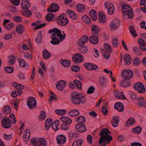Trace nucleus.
Masks as SVG:
<instances>
[{"label": "nucleus", "instance_id": "51", "mask_svg": "<svg viewBox=\"0 0 146 146\" xmlns=\"http://www.w3.org/2000/svg\"><path fill=\"white\" fill-rule=\"evenodd\" d=\"M51 5L53 9H54V12H56L59 11V6L56 3H53L51 4Z\"/></svg>", "mask_w": 146, "mask_h": 146}, {"label": "nucleus", "instance_id": "57", "mask_svg": "<svg viewBox=\"0 0 146 146\" xmlns=\"http://www.w3.org/2000/svg\"><path fill=\"white\" fill-rule=\"evenodd\" d=\"M3 26L5 29L8 30L11 29L13 27H15V24L13 22L8 25H5V26Z\"/></svg>", "mask_w": 146, "mask_h": 146}, {"label": "nucleus", "instance_id": "7", "mask_svg": "<svg viewBox=\"0 0 146 146\" xmlns=\"http://www.w3.org/2000/svg\"><path fill=\"white\" fill-rule=\"evenodd\" d=\"M112 139V137L110 135L105 136L104 137L100 138L99 141L100 146H106V144H109Z\"/></svg>", "mask_w": 146, "mask_h": 146}, {"label": "nucleus", "instance_id": "14", "mask_svg": "<svg viewBox=\"0 0 146 146\" xmlns=\"http://www.w3.org/2000/svg\"><path fill=\"white\" fill-rule=\"evenodd\" d=\"M105 6L108 9V14L111 15L113 14L115 8L112 4L109 2H107L105 3Z\"/></svg>", "mask_w": 146, "mask_h": 146}, {"label": "nucleus", "instance_id": "30", "mask_svg": "<svg viewBox=\"0 0 146 146\" xmlns=\"http://www.w3.org/2000/svg\"><path fill=\"white\" fill-rule=\"evenodd\" d=\"M68 114L70 117H74L78 115L80 113L78 110H73L70 111Z\"/></svg>", "mask_w": 146, "mask_h": 146}, {"label": "nucleus", "instance_id": "55", "mask_svg": "<svg viewBox=\"0 0 146 146\" xmlns=\"http://www.w3.org/2000/svg\"><path fill=\"white\" fill-rule=\"evenodd\" d=\"M80 52L82 53H85L87 52L88 51L86 46H80L79 49Z\"/></svg>", "mask_w": 146, "mask_h": 146}, {"label": "nucleus", "instance_id": "22", "mask_svg": "<svg viewBox=\"0 0 146 146\" xmlns=\"http://www.w3.org/2000/svg\"><path fill=\"white\" fill-rule=\"evenodd\" d=\"M29 0H22L21 2L22 8L23 9H28L31 5V3L29 2Z\"/></svg>", "mask_w": 146, "mask_h": 146}, {"label": "nucleus", "instance_id": "16", "mask_svg": "<svg viewBox=\"0 0 146 146\" xmlns=\"http://www.w3.org/2000/svg\"><path fill=\"white\" fill-rule=\"evenodd\" d=\"M73 60L76 63H80L83 61L82 55L78 53L74 54L72 57Z\"/></svg>", "mask_w": 146, "mask_h": 146}, {"label": "nucleus", "instance_id": "41", "mask_svg": "<svg viewBox=\"0 0 146 146\" xmlns=\"http://www.w3.org/2000/svg\"><path fill=\"white\" fill-rule=\"evenodd\" d=\"M8 119L11 121V122H12L13 124H15L16 123L17 121L15 118V116L13 113H12L10 115Z\"/></svg>", "mask_w": 146, "mask_h": 146}, {"label": "nucleus", "instance_id": "37", "mask_svg": "<svg viewBox=\"0 0 146 146\" xmlns=\"http://www.w3.org/2000/svg\"><path fill=\"white\" fill-rule=\"evenodd\" d=\"M76 121L79 123V124H83L86 121L85 118L83 116H80L75 118Z\"/></svg>", "mask_w": 146, "mask_h": 146}, {"label": "nucleus", "instance_id": "27", "mask_svg": "<svg viewBox=\"0 0 146 146\" xmlns=\"http://www.w3.org/2000/svg\"><path fill=\"white\" fill-rule=\"evenodd\" d=\"M119 121V117L118 116H116L115 117H113L111 121L112 125L114 127H117L118 125Z\"/></svg>", "mask_w": 146, "mask_h": 146}, {"label": "nucleus", "instance_id": "8", "mask_svg": "<svg viewBox=\"0 0 146 146\" xmlns=\"http://www.w3.org/2000/svg\"><path fill=\"white\" fill-rule=\"evenodd\" d=\"M31 143L35 146H46V141L44 139L41 138H33L31 140Z\"/></svg>", "mask_w": 146, "mask_h": 146}, {"label": "nucleus", "instance_id": "3", "mask_svg": "<svg viewBox=\"0 0 146 146\" xmlns=\"http://www.w3.org/2000/svg\"><path fill=\"white\" fill-rule=\"evenodd\" d=\"M48 33L49 34L53 33V34L50 36V38L52 40L50 41L51 43L54 45L59 44L60 40L57 37H56V35H57L58 36L61 33V31L57 28L54 27L53 29L49 30Z\"/></svg>", "mask_w": 146, "mask_h": 146}, {"label": "nucleus", "instance_id": "45", "mask_svg": "<svg viewBox=\"0 0 146 146\" xmlns=\"http://www.w3.org/2000/svg\"><path fill=\"white\" fill-rule=\"evenodd\" d=\"M68 135L69 138L70 139L71 138L75 139L78 137H79L78 134L76 132L75 133L70 132Z\"/></svg>", "mask_w": 146, "mask_h": 146}, {"label": "nucleus", "instance_id": "44", "mask_svg": "<svg viewBox=\"0 0 146 146\" xmlns=\"http://www.w3.org/2000/svg\"><path fill=\"white\" fill-rule=\"evenodd\" d=\"M130 32L131 34L134 37H136L137 36V34L136 32V31L134 27L133 26H131L130 27Z\"/></svg>", "mask_w": 146, "mask_h": 146}, {"label": "nucleus", "instance_id": "59", "mask_svg": "<svg viewBox=\"0 0 146 146\" xmlns=\"http://www.w3.org/2000/svg\"><path fill=\"white\" fill-rule=\"evenodd\" d=\"M137 105L140 107H146V101H143L142 102H139L137 103Z\"/></svg>", "mask_w": 146, "mask_h": 146}, {"label": "nucleus", "instance_id": "33", "mask_svg": "<svg viewBox=\"0 0 146 146\" xmlns=\"http://www.w3.org/2000/svg\"><path fill=\"white\" fill-rule=\"evenodd\" d=\"M59 124V121L56 119L52 125V128L53 130L56 131L58 129V126Z\"/></svg>", "mask_w": 146, "mask_h": 146}, {"label": "nucleus", "instance_id": "12", "mask_svg": "<svg viewBox=\"0 0 146 146\" xmlns=\"http://www.w3.org/2000/svg\"><path fill=\"white\" fill-rule=\"evenodd\" d=\"M27 105L29 109H33L36 107V101L35 98L30 97L27 101Z\"/></svg>", "mask_w": 146, "mask_h": 146}, {"label": "nucleus", "instance_id": "43", "mask_svg": "<svg viewBox=\"0 0 146 146\" xmlns=\"http://www.w3.org/2000/svg\"><path fill=\"white\" fill-rule=\"evenodd\" d=\"M30 133L29 130L27 129L25 135L23 136V139L25 141H29V137L30 136Z\"/></svg>", "mask_w": 146, "mask_h": 146}, {"label": "nucleus", "instance_id": "35", "mask_svg": "<svg viewBox=\"0 0 146 146\" xmlns=\"http://www.w3.org/2000/svg\"><path fill=\"white\" fill-rule=\"evenodd\" d=\"M124 60L127 64L129 65L131 63V58L129 54H126L124 56Z\"/></svg>", "mask_w": 146, "mask_h": 146}, {"label": "nucleus", "instance_id": "49", "mask_svg": "<svg viewBox=\"0 0 146 146\" xmlns=\"http://www.w3.org/2000/svg\"><path fill=\"white\" fill-rule=\"evenodd\" d=\"M14 68L11 66H6L4 68V70L7 73H12L14 70Z\"/></svg>", "mask_w": 146, "mask_h": 146}, {"label": "nucleus", "instance_id": "1", "mask_svg": "<svg viewBox=\"0 0 146 146\" xmlns=\"http://www.w3.org/2000/svg\"><path fill=\"white\" fill-rule=\"evenodd\" d=\"M92 35L89 38L90 42L92 44H96L99 42L98 38L101 32L99 27L95 25H92L91 27Z\"/></svg>", "mask_w": 146, "mask_h": 146}, {"label": "nucleus", "instance_id": "18", "mask_svg": "<svg viewBox=\"0 0 146 146\" xmlns=\"http://www.w3.org/2000/svg\"><path fill=\"white\" fill-rule=\"evenodd\" d=\"M66 82L64 80H61L56 84V87L58 90H62L66 86Z\"/></svg>", "mask_w": 146, "mask_h": 146}, {"label": "nucleus", "instance_id": "6", "mask_svg": "<svg viewBox=\"0 0 146 146\" xmlns=\"http://www.w3.org/2000/svg\"><path fill=\"white\" fill-rule=\"evenodd\" d=\"M64 15H66L65 14L62 13L57 18L56 20L58 24L62 26H65L69 22L68 19L65 18Z\"/></svg>", "mask_w": 146, "mask_h": 146}, {"label": "nucleus", "instance_id": "39", "mask_svg": "<svg viewBox=\"0 0 146 146\" xmlns=\"http://www.w3.org/2000/svg\"><path fill=\"white\" fill-rule=\"evenodd\" d=\"M77 10L79 12H82L84 9L85 6L83 4H78L76 7Z\"/></svg>", "mask_w": 146, "mask_h": 146}, {"label": "nucleus", "instance_id": "50", "mask_svg": "<svg viewBox=\"0 0 146 146\" xmlns=\"http://www.w3.org/2000/svg\"><path fill=\"white\" fill-rule=\"evenodd\" d=\"M135 120L134 119L130 118L127 121L126 125L128 126L129 125H132L135 123Z\"/></svg>", "mask_w": 146, "mask_h": 146}, {"label": "nucleus", "instance_id": "47", "mask_svg": "<svg viewBox=\"0 0 146 146\" xmlns=\"http://www.w3.org/2000/svg\"><path fill=\"white\" fill-rule=\"evenodd\" d=\"M50 53L46 49H44L43 51V57L44 59H46L50 57Z\"/></svg>", "mask_w": 146, "mask_h": 146}, {"label": "nucleus", "instance_id": "29", "mask_svg": "<svg viewBox=\"0 0 146 146\" xmlns=\"http://www.w3.org/2000/svg\"><path fill=\"white\" fill-rule=\"evenodd\" d=\"M138 43L140 44L139 47L141 50H145L144 47L146 45V43H145V40L142 38H139L138 40Z\"/></svg>", "mask_w": 146, "mask_h": 146}, {"label": "nucleus", "instance_id": "10", "mask_svg": "<svg viewBox=\"0 0 146 146\" xmlns=\"http://www.w3.org/2000/svg\"><path fill=\"white\" fill-rule=\"evenodd\" d=\"M135 90L141 93H144L145 92V89L143 84L141 82H139L135 83L133 86Z\"/></svg>", "mask_w": 146, "mask_h": 146}, {"label": "nucleus", "instance_id": "21", "mask_svg": "<svg viewBox=\"0 0 146 146\" xmlns=\"http://www.w3.org/2000/svg\"><path fill=\"white\" fill-rule=\"evenodd\" d=\"M114 107L115 109L120 112H122L124 110L123 105L119 102H117L115 104Z\"/></svg>", "mask_w": 146, "mask_h": 146}, {"label": "nucleus", "instance_id": "15", "mask_svg": "<svg viewBox=\"0 0 146 146\" xmlns=\"http://www.w3.org/2000/svg\"><path fill=\"white\" fill-rule=\"evenodd\" d=\"M57 142L58 144H60V146H62L61 145L62 144L65 143L66 141V137L63 135H58L56 137Z\"/></svg>", "mask_w": 146, "mask_h": 146}, {"label": "nucleus", "instance_id": "61", "mask_svg": "<svg viewBox=\"0 0 146 146\" xmlns=\"http://www.w3.org/2000/svg\"><path fill=\"white\" fill-rule=\"evenodd\" d=\"M69 126L68 124L63 123L61 125L60 128L63 130H67L68 129Z\"/></svg>", "mask_w": 146, "mask_h": 146}, {"label": "nucleus", "instance_id": "17", "mask_svg": "<svg viewBox=\"0 0 146 146\" xmlns=\"http://www.w3.org/2000/svg\"><path fill=\"white\" fill-rule=\"evenodd\" d=\"M76 129L80 133H83L85 131L86 128L84 124H77L75 126Z\"/></svg>", "mask_w": 146, "mask_h": 146}, {"label": "nucleus", "instance_id": "4", "mask_svg": "<svg viewBox=\"0 0 146 146\" xmlns=\"http://www.w3.org/2000/svg\"><path fill=\"white\" fill-rule=\"evenodd\" d=\"M104 48L101 50L103 56L106 59L110 58V53L112 51L110 46L107 43H105L104 44Z\"/></svg>", "mask_w": 146, "mask_h": 146}, {"label": "nucleus", "instance_id": "40", "mask_svg": "<svg viewBox=\"0 0 146 146\" xmlns=\"http://www.w3.org/2000/svg\"><path fill=\"white\" fill-rule=\"evenodd\" d=\"M74 83L75 86H76L77 88L80 90L82 89V84L80 81L76 79H75L74 80Z\"/></svg>", "mask_w": 146, "mask_h": 146}, {"label": "nucleus", "instance_id": "36", "mask_svg": "<svg viewBox=\"0 0 146 146\" xmlns=\"http://www.w3.org/2000/svg\"><path fill=\"white\" fill-rule=\"evenodd\" d=\"M42 31H39L38 34L35 39L36 42L38 43H41L42 41Z\"/></svg>", "mask_w": 146, "mask_h": 146}, {"label": "nucleus", "instance_id": "53", "mask_svg": "<svg viewBox=\"0 0 146 146\" xmlns=\"http://www.w3.org/2000/svg\"><path fill=\"white\" fill-rule=\"evenodd\" d=\"M112 43L114 47L116 48L118 46V40L117 38H113L112 40Z\"/></svg>", "mask_w": 146, "mask_h": 146}, {"label": "nucleus", "instance_id": "23", "mask_svg": "<svg viewBox=\"0 0 146 146\" xmlns=\"http://www.w3.org/2000/svg\"><path fill=\"white\" fill-rule=\"evenodd\" d=\"M88 38L87 36H84L81 38H80L78 41V45L80 46H82L84 43L87 42L88 41Z\"/></svg>", "mask_w": 146, "mask_h": 146}, {"label": "nucleus", "instance_id": "5", "mask_svg": "<svg viewBox=\"0 0 146 146\" xmlns=\"http://www.w3.org/2000/svg\"><path fill=\"white\" fill-rule=\"evenodd\" d=\"M122 10L123 14L127 15L129 18L131 19L133 17V12L129 5L127 4L123 5L122 6Z\"/></svg>", "mask_w": 146, "mask_h": 146}, {"label": "nucleus", "instance_id": "9", "mask_svg": "<svg viewBox=\"0 0 146 146\" xmlns=\"http://www.w3.org/2000/svg\"><path fill=\"white\" fill-rule=\"evenodd\" d=\"M121 23L119 20L117 18L114 19L111 22L109 25V27L111 31H114L117 29L120 26Z\"/></svg>", "mask_w": 146, "mask_h": 146}, {"label": "nucleus", "instance_id": "31", "mask_svg": "<svg viewBox=\"0 0 146 146\" xmlns=\"http://www.w3.org/2000/svg\"><path fill=\"white\" fill-rule=\"evenodd\" d=\"M25 29L24 26L22 25H19L16 28V30L18 33L22 34Z\"/></svg>", "mask_w": 146, "mask_h": 146}, {"label": "nucleus", "instance_id": "2", "mask_svg": "<svg viewBox=\"0 0 146 146\" xmlns=\"http://www.w3.org/2000/svg\"><path fill=\"white\" fill-rule=\"evenodd\" d=\"M70 96L72 103L75 105H79L86 102V99L82 93H78L77 92H73Z\"/></svg>", "mask_w": 146, "mask_h": 146}, {"label": "nucleus", "instance_id": "64", "mask_svg": "<svg viewBox=\"0 0 146 146\" xmlns=\"http://www.w3.org/2000/svg\"><path fill=\"white\" fill-rule=\"evenodd\" d=\"M99 83L100 85L101 86H103L106 84V80L104 77H103L102 79H100L99 81Z\"/></svg>", "mask_w": 146, "mask_h": 146}, {"label": "nucleus", "instance_id": "46", "mask_svg": "<svg viewBox=\"0 0 146 146\" xmlns=\"http://www.w3.org/2000/svg\"><path fill=\"white\" fill-rule=\"evenodd\" d=\"M54 17V15L52 13H50L48 14L46 17V20L47 21H50L52 20L53 18Z\"/></svg>", "mask_w": 146, "mask_h": 146}, {"label": "nucleus", "instance_id": "38", "mask_svg": "<svg viewBox=\"0 0 146 146\" xmlns=\"http://www.w3.org/2000/svg\"><path fill=\"white\" fill-rule=\"evenodd\" d=\"M81 18L82 20L86 24H90L91 23L90 19L86 15L82 16Z\"/></svg>", "mask_w": 146, "mask_h": 146}, {"label": "nucleus", "instance_id": "48", "mask_svg": "<svg viewBox=\"0 0 146 146\" xmlns=\"http://www.w3.org/2000/svg\"><path fill=\"white\" fill-rule=\"evenodd\" d=\"M132 131L133 133L139 134L141 133V128L139 126H137L133 128Z\"/></svg>", "mask_w": 146, "mask_h": 146}, {"label": "nucleus", "instance_id": "62", "mask_svg": "<svg viewBox=\"0 0 146 146\" xmlns=\"http://www.w3.org/2000/svg\"><path fill=\"white\" fill-rule=\"evenodd\" d=\"M95 88L93 86H90L88 89L87 93L91 94L94 92Z\"/></svg>", "mask_w": 146, "mask_h": 146}, {"label": "nucleus", "instance_id": "52", "mask_svg": "<svg viewBox=\"0 0 146 146\" xmlns=\"http://www.w3.org/2000/svg\"><path fill=\"white\" fill-rule=\"evenodd\" d=\"M83 141L81 139H78L76 141L72 144V146H80L82 144Z\"/></svg>", "mask_w": 146, "mask_h": 146}, {"label": "nucleus", "instance_id": "25", "mask_svg": "<svg viewBox=\"0 0 146 146\" xmlns=\"http://www.w3.org/2000/svg\"><path fill=\"white\" fill-rule=\"evenodd\" d=\"M60 62V63L61 64L65 67H68L70 65V61L67 59H61Z\"/></svg>", "mask_w": 146, "mask_h": 146}, {"label": "nucleus", "instance_id": "28", "mask_svg": "<svg viewBox=\"0 0 146 146\" xmlns=\"http://www.w3.org/2000/svg\"><path fill=\"white\" fill-rule=\"evenodd\" d=\"M98 20L99 22L103 23L106 21V16L105 14L102 12H100L98 14Z\"/></svg>", "mask_w": 146, "mask_h": 146}, {"label": "nucleus", "instance_id": "20", "mask_svg": "<svg viewBox=\"0 0 146 146\" xmlns=\"http://www.w3.org/2000/svg\"><path fill=\"white\" fill-rule=\"evenodd\" d=\"M111 134V132L109 131L108 129L104 128L101 131L99 135L101 136L100 138H102V137H104Z\"/></svg>", "mask_w": 146, "mask_h": 146}, {"label": "nucleus", "instance_id": "56", "mask_svg": "<svg viewBox=\"0 0 146 146\" xmlns=\"http://www.w3.org/2000/svg\"><path fill=\"white\" fill-rule=\"evenodd\" d=\"M71 69L73 71L78 72L80 70V68L78 65H73L72 66Z\"/></svg>", "mask_w": 146, "mask_h": 146}, {"label": "nucleus", "instance_id": "19", "mask_svg": "<svg viewBox=\"0 0 146 146\" xmlns=\"http://www.w3.org/2000/svg\"><path fill=\"white\" fill-rule=\"evenodd\" d=\"M131 84V82L129 80L124 79L121 81L120 86L123 87H127L129 86Z\"/></svg>", "mask_w": 146, "mask_h": 146}, {"label": "nucleus", "instance_id": "34", "mask_svg": "<svg viewBox=\"0 0 146 146\" xmlns=\"http://www.w3.org/2000/svg\"><path fill=\"white\" fill-rule=\"evenodd\" d=\"M3 111L5 114H7L10 113L11 110L10 106H7L3 108Z\"/></svg>", "mask_w": 146, "mask_h": 146}, {"label": "nucleus", "instance_id": "54", "mask_svg": "<svg viewBox=\"0 0 146 146\" xmlns=\"http://www.w3.org/2000/svg\"><path fill=\"white\" fill-rule=\"evenodd\" d=\"M46 117L45 112L43 111H41L40 114L39 116V119L40 121H43L45 119Z\"/></svg>", "mask_w": 146, "mask_h": 146}, {"label": "nucleus", "instance_id": "13", "mask_svg": "<svg viewBox=\"0 0 146 146\" xmlns=\"http://www.w3.org/2000/svg\"><path fill=\"white\" fill-rule=\"evenodd\" d=\"M1 124L3 127L5 128L8 129L11 127V122L7 116L3 117L2 119Z\"/></svg>", "mask_w": 146, "mask_h": 146}, {"label": "nucleus", "instance_id": "60", "mask_svg": "<svg viewBox=\"0 0 146 146\" xmlns=\"http://www.w3.org/2000/svg\"><path fill=\"white\" fill-rule=\"evenodd\" d=\"M92 64L90 63H86L84 64V66L87 70H92Z\"/></svg>", "mask_w": 146, "mask_h": 146}, {"label": "nucleus", "instance_id": "42", "mask_svg": "<svg viewBox=\"0 0 146 146\" xmlns=\"http://www.w3.org/2000/svg\"><path fill=\"white\" fill-rule=\"evenodd\" d=\"M13 86L15 87V88L19 90L23 89L25 88L24 86L20 84H19L15 82H13Z\"/></svg>", "mask_w": 146, "mask_h": 146}, {"label": "nucleus", "instance_id": "26", "mask_svg": "<svg viewBox=\"0 0 146 146\" xmlns=\"http://www.w3.org/2000/svg\"><path fill=\"white\" fill-rule=\"evenodd\" d=\"M89 15L92 20L95 21L97 19V13L96 11L91 10L89 12Z\"/></svg>", "mask_w": 146, "mask_h": 146}, {"label": "nucleus", "instance_id": "32", "mask_svg": "<svg viewBox=\"0 0 146 146\" xmlns=\"http://www.w3.org/2000/svg\"><path fill=\"white\" fill-rule=\"evenodd\" d=\"M61 120L63 123L67 124H69L72 123L71 119L68 118L67 117L62 116L60 118Z\"/></svg>", "mask_w": 146, "mask_h": 146}, {"label": "nucleus", "instance_id": "24", "mask_svg": "<svg viewBox=\"0 0 146 146\" xmlns=\"http://www.w3.org/2000/svg\"><path fill=\"white\" fill-rule=\"evenodd\" d=\"M53 120L51 118H47L45 121V129L48 130L51 127L52 124Z\"/></svg>", "mask_w": 146, "mask_h": 146}, {"label": "nucleus", "instance_id": "58", "mask_svg": "<svg viewBox=\"0 0 146 146\" xmlns=\"http://www.w3.org/2000/svg\"><path fill=\"white\" fill-rule=\"evenodd\" d=\"M133 51L136 53L137 55H140L141 54L142 52L140 49L138 47H135L133 49Z\"/></svg>", "mask_w": 146, "mask_h": 146}, {"label": "nucleus", "instance_id": "11", "mask_svg": "<svg viewBox=\"0 0 146 146\" xmlns=\"http://www.w3.org/2000/svg\"><path fill=\"white\" fill-rule=\"evenodd\" d=\"M122 75L124 79L130 80L133 77V73L131 70H124L122 72Z\"/></svg>", "mask_w": 146, "mask_h": 146}, {"label": "nucleus", "instance_id": "63", "mask_svg": "<svg viewBox=\"0 0 146 146\" xmlns=\"http://www.w3.org/2000/svg\"><path fill=\"white\" fill-rule=\"evenodd\" d=\"M116 98L117 99H125L126 98L123 94L121 96L118 93H116L115 94Z\"/></svg>", "mask_w": 146, "mask_h": 146}]
</instances>
